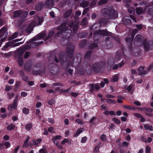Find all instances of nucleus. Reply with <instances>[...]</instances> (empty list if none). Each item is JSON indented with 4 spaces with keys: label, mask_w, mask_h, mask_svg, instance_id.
<instances>
[{
    "label": "nucleus",
    "mask_w": 153,
    "mask_h": 153,
    "mask_svg": "<svg viewBox=\"0 0 153 153\" xmlns=\"http://www.w3.org/2000/svg\"><path fill=\"white\" fill-rule=\"evenodd\" d=\"M69 22L68 19H66V21H64L61 24V27H58L57 30L59 31L54 36L55 38L59 37L61 34L63 39H69L72 33L71 29H68L67 26H65Z\"/></svg>",
    "instance_id": "1"
},
{
    "label": "nucleus",
    "mask_w": 153,
    "mask_h": 153,
    "mask_svg": "<svg viewBox=\"0 0 153 153\" xmlns=\"http://www.w3.org/2000/svg\"><path fill=\"white\" fill-rule=\"evenodd\" d=\"M74 49V45L73 43H69L68 44L66 47V50L65 51V52L67 55L68 58L70 59H72L73 58V62L75 61V59L76 58H77L78 59H79V56H78L79 55L80 56V58H81V56L80 53L76 54L73 57Z\"/></svg>",
    "instance_id": "2"
},
{
    "label": "nucleus",
    "mask_w": 153,
    "mask_h": 153,
    "mask_svg": "<svg viewBox=\"0 0 153 153\" xmlns=\"http://www.w3.org/2000/svg\"><path fill=\"white\" fill-rule=\"evenodd\" d=\"M101 12L109 19H114L117 17V13L114 10L105 8L102 9Z\"/></svg>",
    "instance_id": "3"
},
{
    "label": "nucleus",
    "mask_w": 153,
    "mask_h": 153,
    "mask_svg": "<svg viewBox=\"0 0 153 153\" xmlns=\"http://www.w3.org/2000/svg\"><path fill=\"white\" fill-rule=\"evenodd\" d=\"M102 66V62H96L92 66V70L95 72H99Z\"/></svg>",
    "instance_id": "4"
},
{
    "label": "nucleus",
    "mask_w": 153,
    "mask_h": 153,
    "mask_svg": "<svg viewBox=\"0 0 153 153\" xmlns=\"http://www.w3.org/2000/svg\"><path fill=\"white\" fill-rule=\"evenodd\" d=\"M94 34V35L100 34L103 36H111L112 33L107 30L105 29V30H100L98 31H96L95 32Z\"/></svg>",
    "instance_id": "5"
},
{
    "label": "nucleus",
    "mask_w": 153,
    "mask_h": 153,
    "mask_svg": "<svg viewBox=\"0 0 153 153\" xmlns=\"http://www.w3.org/2000/svg\"><path fill=\"white\" fill-rule=\"evenodd\" d=\"M47 34L45 33H41L36 36L34 37L30 40V42H32L36 40L44 38L46 36Z\"/></svg>",
    "instance_id": "6"
},
{
    "label": "nucleus",
    "mask_w": 153,
    "mask_h": 153,
    "mask_svg": "<svg viewBox=\"0 0 153 153\" xmlns=\"http://www.w3.org/2000/svg\"><path fill=\"white\" fill-rule=\"evenodd\" d=\"M27 13V12L26 11H23L21 10H17L13 12V17H17L20 16H26Z\"/></svg>",
    "instance_id": "7"
},
{
    "label": "nucleus",
    "mask_w": 153,
    "mask_h": 153,
    "mask_svg": "<svg viewBox=\"0 0 153 153\" xmlns=\"http://www.w3.org/2000/svg\"><path fill=\"white\" fill-rule=\"evenodd\" d=\"M89 87L90 88V90L89 92L92 93L93 91H94L95 89L96 90H97L99 89L100 87L98 83L94 84H90L89 85Z\"/></svg>",
    "instance_id": "8"
},
{
    "label": "nucleus",
    "mask_w": 153,
    "mask_h": 153,
    "mask_svg": "<svg viewBox=\"0 0 153 153\" xmlns=\"http://www.w3.org/2000/svg\"><path fill=\"white\" fill-rule=\"evenodd\" d=\"M134 36H132L131 39L129 37H127L126 39V41L128 44L127 45L128 46V48L130 51H132V42Z\"/></svg>",
    "instance_id": "9"
},
{
    "label": "nucleus",
    "mask_w": 153,
    "mask_h": 153,
    "mask_svg": "<svg viewBox=\"0 0 153 153\" xmlns=\"http://www.w3.org/2000/svg\"><path fill=\"white\" fill-rule=\"evenodd\" d=\"M143 37L140 35H137L134 39V44H136L137 43L141 44L143 41Z\"/></svg>",
    "instance_id": "10"
},
{
    "label": "nucleus",
    "mask_w": 153,
    "mask_h": 153,
    "mask_svg": "<svg viewBox=\"0 0 153 153\" xmlns=\"http://www.w3.org/2000/svg\"><path fill=\"white\" fill-rule=\"evenodd\" d=\"M142 44L143 45L145 51H148L149 50L150 46L149 43L147 42V39H145Z\"/></svg>",
    "instance_id": "11"
},
{
    "label": "nucleus",
    "mask_w": 153,
    "mask_h": 153,
    "mask_svg": "<svg viewBox=\"0 0 153 153\" xmlns=\"http://www.w3.org/2000/svg\"><path fill=\"white\" fill-rule=\"evenodd\" d=\"M32 67V63L31 62H27L24 65V69L27 72H30L31 69Z\"/></svg>",
    "instance_id": "12"
},
{
    "label": "nucleus",
    "mask_w": 153,
    "mask_h": 153,
    "mask_svg": "<svg viewBox=\"0 0 153 153\" xmlns=\"http://www.w3.org/2000/svg\"><path fill=\"white\" fill-rule=\"evenodd\" d=\"M59 57L61 62H67V58L64 55V53H60L59 55Z\"/></svg>",
    "instance_id": "13"
},
{
    "label": "nucleus",
    "mask_w": 153,
    "mask_h": 153,
    "mask_svg": "<svg viewBox=\"0 0 153 153\" xmlns=\"http://www.w3.org/2000/svg\"><path fill=\"white\" fill-rule=\"evenodd\" d=\"M31 73L33 75H37L42 74V72L41 68L37 70L36 69V68L33 67V69Z\"/></svg>",
    "instance_id": "14"
},
{
    "label": "nucleus",
    "mask_w": 153,
    "mask_h": 153,
    "mask_svg": "<svg viewBox=\"0 0 153 153\" xmlns=\"http://www.w3.org/2000/svg\"><path fill=\"white\" fill-rule=\"evenodd\" d=\"M54 4V3L52 0H46L45 5L48 7H50L53 6Z\"/></svg>",
    "instance_id": "15"
},
{
    "label": "nucleus",
    "mask_w": 153,
    "mask_h": 153,
    "mask_svg": "<svg viewBox=\"0 0 153 153\" xmlns=\"http://www.w3.org/2000/svg\"><path fill=\"white\" fill-rule=\"evenodd\" d=\"M87 44V41L86 39H82L81 41L79 44V47L80 48H84Z\"/></svg>",
    "instance_id": "16"
},
{
    "label": "nucleus",
    "mask_w": 153,
    "mask_h": 153,
    "mask_svg": "<svg viewBox=\"0 0 153 153\" xmlns=\"http://www.w3.org/2000/svg\"><path fill=\"white\" fill-rule=\"evenodd\" d=\"M72 11L71 9L67 10L65 13L64 15V17L65 18H66L68 17L71 15Z\"/></svg>",
    "instance_id": "17"
},
{
    "label": "nucleus",
    "mask_w": 153,
    "mask_h": 153,
    "mask_svg": "<svg viewBox=\"0 0 153 153\" xmlns=\"http://www.w3.org/2000/svg\"><path fill=\"white\" fill-rule=\"evenodd\" d=\"M134 115L135 116L137 117L140 118V121L141 122H144L145 120V119L143 117V116L141 114L138 113H134Z\"/></svg>",
    "instance_id": "18"
},
{
    "label": "nucleus",
    "mask_w": 153,
    "mask_h": 153,
    "mask_svg": "<svg viewBox=\"0 0 153 153\" xmlns=\"http://www.w3.org/2000/svg\"><path fill=\"white\" fill-rule=\"evenodd\" d=\"M89 2L88 1L82 0L80 4V6L84 8L87 7L89 4Z\"/></svg>",
    "instance_id": "19"
},
{
    "label": "nucleus",
    "mask_w": 153,
    "mask_h": 153,
    "mask_svg": "<svg viewBox=\"0 0 153 153\" xmlns=\"http://www.w3.org/2000/svg\"><path fill=\"white\" fill-rule=\"evenodd\" d=\"M108 22V20L105 18H101L100 19L99 22L101 25H106Z\"/></svg>",
    "instance_id": "20"
},
{
    "label": "nucleus",
    "mask_w": 153,
    "mask_h": 153,
    "mask_svg": "<svg viewBox=\"0 0 153 153\" xmlns=\"http://www.w3.org/2000/svg\"><path fill=\"white\" fill-rule=\"evenodd\" d=\"M21 40V39H16L13 40L12 42H9L7 43L6 44V46H7V48H8L10 46V45L11 44H12L18 41H19Z\"/></svg>",
    "instance_id": "21"
},
{
    "label": "nucleus",
    "mask_w": 153,
    "mask_h": 153,
    "mask_svg": "<svg viewBox=\"0 0 153 153\" xmlns=\"http://www.w3.org/2000/svg\"><path fill=\"white\" fill-rule=\"evenodd\" d=\"M103 113L106 116H108L109 114L111 115H115V113L114 111H108L107 110L103 112Z\"/></svg>",
    "instance_id": "22"
},
{
    "label": "nucleus",
    "mask_w": 153,
    "mask_h": 153,
    "mask_svg": "<svg viewBox=\"0 0 153 153\" xmlns=\"http://www.w3.org/2000/svg\"><path fill=\"white\" fill-rule=\"evenodd\" d=\"M42 141V140L41 139H38L36 140L33 139L32 141L33 144L36 146H38V144H40Z\"/></svg>",
    "instance_id": "23"
},
{
    "label": "nucleus",
    "mask_w": 153,
    "mask_h": 153,
    "mask_svg": "<svg viewBox=\"0 0 153 153\" xmlns=\"http://www.w3.org/2000/svg\"><path fill=\"white\" fill-rule=\"evenodd\" d=\"M30 139V137L29 136H28L26 139L25 141L22 145V147L23 148H25L29 146V145L28 144V143Z\"/></svg>",
    "instance_id": "24"
},
{
    "label": "nucleus",
    "mask_w": 153,
    "mask_h": 153,
    "mask_svg": "<svg viewBox=\"0 0 153 153\" xmlns=\"http://www.w3.org/2000/svg\"><path fill=\"white\" fill-rule=\"evenodd\" d=\"M123 107L124 108L128 110H135L136 109L135 107L134 106H131L129 105H124Z\"/></svg>",
    "instance_id": "25"
},
{
    "label": "nucleus",
    "mask_w": 153,
    "mask_h": 153,
    "mask_svg": "<svg viewBox=\"0 0 153 153\" xmlns=\"http://www.w3.org/2000/svg\"><path fill=\"white\" fill-rule=\"evenodd\" d=\"M92 51H87L85 55L84 58L85 59H89L91 57V56L92 53Z\"/></svg>",
    "instance_id": "26"
},
{
    "label": "nucleus",
    "mask_w": 153,
    "mask_h": 153,
    "mask_svg": "<svg viewBox=\"0 0 153 153\" xmlns=\"http://www.w3.org/2000/svg\"><path fill=\"white\" fill-rule=\"evenodd\" d=\"M98 47V45L97 43L94 42L90 44L88 46V48L90 49H93L95 48Z\"/></svg>",
    "instance_id": "27"
},
{
    "label": "nucleus",
    "mask_w": 153,
    "mask_h": 153,
    "mask_svg": "<svg viewBox=\"0 0 153 153\" xmlns=\"http://www.w3.org/2000/svg\"><path fill=\"white\" fill-rule=\"evenodd\" d=\"M54 34V32L53 30H51L49 31L47 36L46 38V39L48 40L53 36Z\"/></svg>",
    "instance_id": "28"
},
{
    "label": "nucleus",
    "mask_w": 153,
    "mask_h": 153,
    "mask_svg": "<svg viewBox=\"0 0 153 153\" xmlns=\"http://www.w3.org/2000/svg\"><path fill=\"white\" fill-rule=\"evenodd\" d=\"M18 62L19 66L21 67L22 66L24 61L22 57H18Z\"/></svg>",
    "instance_id": "29"
},
{
    "label": "nucleus",
    "mask_w": 153,
    "mask_h": 153,
    "mask_svg": "<svg viewBox=\"0 0 153 153\" xmlns=\"http://www.w3.org/2000/svg\"><path fill=\"white\" fill-rule=\"evenodd\" d=\"M136 13L140 15L143 12V9L141 7H137L136 10Z\"/></svg>",
    "instance_id": "30"
},
{
    "label": "nucleus",
    "mask_w": 153,
    "mask_h": 153,
    "mask_svg": "<svg viewBox=\"0 0 153 153\" xmlns=\"http://www.w3.org/2000/svg\"><path fill=\"white\" fill-rule=\"evenodd\" d=\"M15 127V125L13 124H11L10 125H8L7 127V129L8 131H11L14 129Z\"/></svg>",
    "instance_id": "31"
},
{
    "label": "nucleus",
    "mask_w": 153,
    "mask_h": 153,
    "mask_svg": "<svg viewBox=\"0 0 153 153\" xmlns=\"http://www.w3.org/2000/svg\"><path fill=\"white\" fill-rule=\"evenodd\" d=\"M144 127L146 130H149L151 131L153 130V127L151 125L149 126L148 124H146L144 126Z\"/></svg>",
    "instance_id": "32"
},
{
    "label": "nucleus",
    "mask_w": 153,
    "mask_h": 153,
    "mask_svg": "<svg viewBox=\"0 0 153 153\" xmlns=\"http://www.w3.org/2000/svg\"><path fill=\"white\" fill-rule=\"evenodd\" d=\"M121 53L120 52L119 53L118 52H117L115 58L117 60H119L121 58Z\"/></svg>",
    "instance_id": "33"
},
{
    "label": "nucleus",
    "mask_w": 153,
    "mask_h": 153,
    "mask_svg": "<svg viewBox=\"0 0 153 153\" xmlns=\"http://www.w3.org/2000/svg\"><path fill=\"white\" fill-rule=\"evenodd\" d=\"M82 132V128H81L78 129L76 131V133L74 135V137H76L79 135Z\"/></svg>",
    "instance_id": "34"
},
{
    "label": "nucleus",
    "mask_w": 153,
    "mask_h": 153,
    "mask_svg": "<svg viewBox=\"0 0 153 153\" xmlns=\"http://www.w3.org/2000/svg\"><path fill=\"white\" fill-rule=\"evenodd\" d=\"M33 30L32 28L31 25H29L26 29V31L27 33H30Z\"/></svg>",
    "instance_id": "35"
},
{
    "label": "nucleus",
    "mask_w": 153,
    "mask_h": 153,
    "mask_svg": "<svg viewBox=\"0 0 153 153\" xmlns=\"http://www.w3.org/2000/svg\"><path fill=\"white\" fill-rule=\"evenodd\" d=\"M25 51L22 49H19L18 52L19 57H22V56L25 52Z\"/></svg>",
    "instance_id": "36"
},
{
    "label": "nucleus",
    "mask_w": 153,
    "mask_h": 153,
    "mask_svg": "<svg viewBox=\"0 0 153 153\" xmlns=\"http://www.w3.org/2000/svg\"><path fill=\"white\" fill-rule=\"evenodd\" d=\"M7 30V27L4 26L0 30V33H1L2 34H4L6 33V32Z\"/></svg>",
    "instance_id": "37"
},
{
    "label": "nucleus",
    "mask_w": 153,
    "mask_h": 153,
    "mask_svg": "<svg viewBox=\"0 0 153 153\" xmlns=\"http://www.w3.org/2000/svg\"><path fill=\"white\" fill-rule=\"evenodd\" d=\"M112 120L117 125H119L120 124V121L119 119L116 118L114 117L112 118Z\"/></svg>",
    "instance_id": "38"
},
{
    "label": "nucleus",
    "mask_w": 153,
    "mask_h": 153,
    "mask_svg": "<svg viewBox=\"0 0 153 153\" xmlns=\"http://www.w3.org/2000/svg\"><path fill=\"white\" fill-rule=\"evenodd\" d=\"M123 21L127 25H130L131 24V21L130 19L126 18L123 19Z\"/></svg>",
    "instance_id": "39"
},
{
    "label": "nucleus",
    "mask_w": 153,
    "mask_h": 153,
    "mask_svg": "<svg viewBox=\"0 0 153 153\" xmlns=\"http://www.w3.org/2000/svg\"><path fill=\"white\" fill-rule=\"evenodd\" d=\"M118 76L117 75H114L111 80L114 82H116L118 80Z\"/></svg>",
    "instance_id": "40"
},
{
    "label": "nucleus",
    "mask_w": 153,
    "mask_h": 153,
    "mask_svg": "<svg viewBox=\"0 0 153 153\" xmlns=\"http://www.w3.org/2000/svg\"><path fill=\"white\" fill-rule=\"evenodd\" d=\"M22 79L23 81L25 82H27L29 80V77L28 76H27L26 74L23 76L22 77Z\"/></svg>",
    "instance_id": "41"
},
{
    "label": "nucleus",
    "mask_w": 153,
    "mask_h": 153,
    "mask_svg": "<svg viewBox=\"0 0 153 153\" xmlns=\"http://www.w3.org/2000/svg\"><path fill=\"white\" fill-rule=\"evenodd\" d=\"M79 25L78 24H74L72 26V28L74 32L76 31L77 30L78 27Z\"/></svg>",
    "instance_id": "42"
},
{
    "label": "nucleus",
    "mask_w": 153,
    "mask_h": 153,
    "mask_svg": "<svg viewBox=\"0 0 153 153\" xmlns=\"http://www.w3.org/2000/svg\"><path fill=\"white\" fill-rule=\"evenodd\" d=\"M118 99L117 100V102L119 103H122L123 101L121 100V99H123V97H122L121 95H119L117 97Z\"/></svg>",
    "instance_id": "43"
},
{
    "label": "nucleus",
    "mask_w": 153,
    "mask_h": 153,
    "mask_svg": "<svg viewBox=\"0 0 153 153\" xmlns=\"http://www.w3.org/2000/svg\"><path fill=\"white\" fill-rule=\"evenodd\" d=\"M106 101L109 104H115L116 102L115 100H114L110 99H106Z\"/></svg>",
    "instance_id": "44"
},
{
    "label": "nucleus",
    "mask_w": 153,
    "mask_h": 153,
    "mask_svg": "<svg viewBox=\"0 0 153 153\" xmlns=\"http://www.w3.org/2000/svg\"><path fill=\"white\" fill-rule=\"evenodd\" d=\"M33 126V125L31 123H29L25 126V128L28 131H29Z\"/></svg>",
    "instance_id": "45"
},
{
    "label": "nucleus",
    "mask_w": 153,
    "mask_h": 153,
    "mask_svg": "<svg viewBox=\"0 0 153 153\" xmlns=\"http://www.w3.org/2000/svg\"><path fill=\"white\" fill-rule=\"evenodd\" d=\"M75 121L76 123L82 125L84 123L82 120L81 119H76Z\"/></svg>",
    "instance_id": "46"
},
{
    "label": "nucleus",
    "mask_w": 153,
    "mask_h": 153,
    "mask_svg": "<svg viewBox=\"0 0 153 153\" xmlns=\"http://www.w3.org/2000/svg\"><path fill=\"white\" fill-rule=\"evenodd\" d=\"M108 0H100L98 4L99 5L105 4L107 2Z\"/></svg>",
    "instance_id": "47"
},
{
    "label": "nucleus",
    "mask_w": 153,
    "mask_h": 153,
    "mask_svg": "<svg viewBox=\"0 0 153 153\" xmlns=\"http://www.w3.org/2000/svg\"><path fill=\"white\" fill-rule=\"evenodd\" d=\"M22 111L24 113L26 114H27L29 113V109L28 108L25 107L23 109Z\"/></svg>",
    "instance_id": "48"
},
{
    "label": "nucleus",
    "mask_w": 153,
    "mask_h": 153,
    "mask_svg": "<svg viewBox=\"0 0 153 153\" xmlns=\"http://www.w3.org/2000/svg\"><path fill=\"white\" fill-rule=\"evenodd\" d=\"M70 88H68V89H65V90H64L63 89H61V90H60V92L61 93H63V94L65 93H68V92L70 90Z\"/></svg>",
    "instance_id": "49"
},
{
    "label": "nucleus",
    "mask_w": 153,
    "mask_h": 153,
    "mask_svg": "<svg viewBox=\"0 0 153 153\" xmlns=\"http://www.w3.org/2000/svg\"><path fill=\"white\" fill-rule=\"evenodd\" d=\"M100 145L99 144H98L96 146L94 149L93 152L94 153L98 152L100 148Z\"/></svg>",
    "instance_id": "50"
},
{
    "label": "nucleus",
    "mask_w": 153,
    "mask_h": 153,
    "mask_svg": "<svg viewBox=\"0 0 153 153\" xmlns=\"http://www.w3.org/2000/svg\"><path fill=\"white\" fill-rule=\"evenodd\" d=\"M100 138L102 141H105L106 139V136L104 134H102L100 136Z\"/></svg>",
    "instance_id": "51"
},
{
    "label": "nucleus",
    "mask_w": 153,
    "mask_h": 153,
    "mask_svg": "<svg viewBox=\"0 0 153 153\" xmlns=\"http://www.w3.org/2000/svg\"><path fill=\"white\" fill-rule=\"evenodd\" d=\"M145 111H146L149 113H151L153 111L152 108H150L144 107Z\"/></svg>",
    "instance_id": "52"
},
{
    "label": "nucleus",
    "mask_w": 153,
    "mask_h": 153,
    "mask_svg": "<svg viewBox=\"0 0 153 153\" xmlns=\"http://www.w3.org/2000/svg\"><path fill=\"white\" fill-rule=\"evenodd\" d=\"M30 45L32 47H35L39 46V45H38L37 42H33L31 43L30 44Z\"/></svg>",
    "instance_id": "53"
},
{
    "label": "nucleus",
    "mask_w": 153,
    "mask_h": 153,
    "mask_svg": "<svg viewBox=\"0 0 153 153\" xmlns=\"http://www.w3.org/2000/svg\"><path fill=\"white\" fill-rule=\"evenodd\" d=\"M89 7H87L84 9L82 13V15H85L87 13L89 10Z\"/></svg>",
    "instance_id": "54"
},
{
    "label": "nucleus",
    "mask_w": 153,
    "mask_h": 153,
    "mask_svg": "<svg viewBox=\"0 0 153 153\" xmlns=\"http://www.w3.org/2000/svg\"><path fill=\"white\" fill-rule=\"evenodd\" d=\"M11 105L12 107L14 110H16L17 108V103L13 102V103L12 104H10Z\"/></svg>",
    "instance_id": "55"
},
{
    "label": "nucleus",
    "mask_w": 153,
    "mask_h": 153,
    "mask_svg": "<svg viewBox=\"0 0 153 153\" xmlns=\"http://www.w3.org/2000/svg\"><path fill=\"white\" fill-rule=\"evenodd\" d=\"M146 152L147 153H150L151 152V148L148 146H146Z\"/></svg>",
    "instance_id": "56"
},
{
    "label": "nucleus",
    "mask_w": 153,
    "mask_h": 153,
    "mask_svg": "<svg viewBox=\"0 0 153 153\" xmlns=\"http://www.w3.org/2000/svg\"><path fill=\"white\" fill-rule=\"evenodd\" d=\"M132 87L131 85H129L127 88L128 91L131 94H132L133 92L131 91Z\"/></svg>",
    "instance_id": "57"
},
{
    "label": "nucleus",
    "mask_w": 153,
    "mask_h": 153,
    "mask_svg": "<svg viewBox=\"0 0 153 153\" xmlns=\"http://www.w3.org/2000/svg\"><path fill=\"white\" fill-rule=\"evenodd\" d=\"M97 3V0H93L90 4L91 7H93Z\"/></svg>",
    "instance_id": "58"
},
{
    "label": "nucleus",
    "mask_w": 153,
    "mask_h": 153,
    "mask_svg": "<svg viewBox=\"0 0 153 153\" xmlns=\"http://www.w3.org/2000/svg\"><path fill=\"white\" fill-rule=\"evenodd\" d=\"M39 153H47V151L45 149L42 148L39 150Z\"/></svg>",
    "instance_id": "59"
},
{
    "label": "nucleus",
    "mask_w": 153,
    "mask_h": 153,
    "mask_svg": "<svg viewBox=\"0 0 153 153\" xmlns=\"http://www.w3.org/2000/svg\"><path fill=\"white\" fill-rule=\"evenodd\" d=\"M62 137V136L60 135H57L56 136H53L52 138L56 139V140H60Z\"/></svg>",
    "instance_id": "60"
},
{
    "label": "nucleus",
    "mask_w": 153,
    "mask_h": 153,
    "mask_svg": "<svg viewBox=\"0 0 153 153\" xmlns=\"http://www.w3.org/2000/svg\"><path fill=\"white\" fill-rule=\"evenodd\" d=\"M30 52H26L24 55V58L25 59H26L28 58L29 56Z\"/></svg>",
    "instance_id": "61"
},
{
    "label": "nucleus",
    "mask_w": 153,
    "mask_h": 153,
    "mask_svg": "<svg viewBox=\"0 0 153 153\" xmlns=\"http://www.w3.org/2000/svg\"><path fill=\"white\" fill-rule=\"evenodd\" d=\"M12 88L11 86H9L7 85H6L5 90L6 91H9L10 90H11Z\"/></svg>",
    "instance_id": "62"
},
{
    "label": "nucleus",
    "mask_w": 153,
    "mask_h": 153,
    "mask_svg": "<svg viewBox=\"0 0 153 153\" xmlns=\"http://www.w3.org/2000/svg\"><path fill=\"white\" fill-rule=\"evenodd\" d=\"M74 22L71 20L69 23L68 24V26L70 27L71 29L72 28V27L74 25Z\"/></svg>",
    "instance_id": "63"
},
{
    "label": "nucleus",
    "mask_w": 153,
    "mask_h": 153,
    "mask_svg": "<svg viewBox=\"0 0 153 153\" xmlns=\"http://www.w3.org/2000/svg\"><path fill=\"white\" fill-rule=\"evenodd\" d=\"M87 137L86 136H84L82 137L81 139V142L82 143H84L86 142L87 140Z\"/></svg>",
    "instance_id": "64"
}]
</instances>
